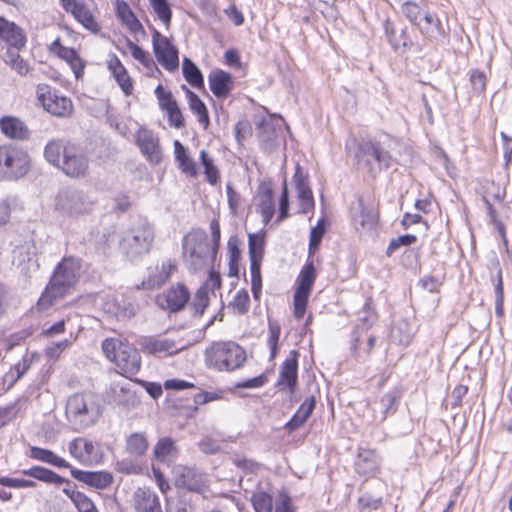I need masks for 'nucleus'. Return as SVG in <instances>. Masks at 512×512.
<instances>
[{
	"mask_svg": "<svg viewBox=\"0 0 512 512\" xmlns=\"http://www.w3.org/2000/svg\"><path fill=\"white\" fill-rule=\"evenodd\" d=\"M189 300L190 292L182 283L172 285L162 293L158 294L155 298L157 306L169 313L182 311Z\"/></svg>",
	"mask_w": 512,
	"mask_h": 512,
	"instance_id": "ddd939ff",
	"label": "nucleus"
},
{
	"mask_svg": "<svg viewBox=\"0 0 512 512\" xmlns=\"http://www.w3.org/2000/svg\"><path fill=\"white\" fill-rule=\"evenodd\" d=\"M102 350L105 356L121 370V374L129 377L139 372L141 356L130 344L117 338H107L102 342Z\"/></svg>",
	"mask_w": 512,
	"mask_h": 512,
	"instance_id": "39448f33",
	"label": "nucleus"
},
{
	"mask_svg": "<svg viewBox=\"0 0 512 512\" xmlns=\"http://www.w3.org/2000/svg\"><path fill=\"white\" fill-rule=\"evenodd\" d=\"M21 473L23 475L32 477L36 480L42 481L47 484H55V485H61V484H69V480L61 477L54 471L42 467V466H32L29 469H23L21 470Z\"/></svg>",
	"mask_w": 512,
	"mask_h": 512,
	"instance_id": "f704fd0d",
	"label": "nucleus"
},
{
	"mask_svg": "<svg viewBox=\"0 0 512 512\" xmlns=\"http://www.w3.org/2000/svg\"><path fill=\"white\" fill-rule=\"evenodd\" d=\"M70 473L76 480L96 489H106L113 483V476L106 471H83L70 467Z\"/></svg>",
	"mask_w": 512,
	"mask_h": 512,
	"instance_id": "aec40b11",
	"label": "nucleus"
},
{
	"mask_svg": "<svg viewBox=\"0 0 512 512\" xmlns=\"http://www.w3.org/2000/svg\"><path fill=\"white\" fill-rule=\"evenodd\" d=\"M416 240V236L412 234H405L399 236L398 238L392 239L387 247L386 254L391 256L400 246H409L415 243Z\"/></svg>",
	"mask_w": 512,
	"mask_h": 512,
	"instance_id": "4d7b16f0",
	"label": "nucleus"
},
{
	"mask_svg": "<svg viewBox=\"0 0 512 512\" xmlns=\"http://www.w3.org/2000/svg\"><path fill=\"white\" fill-rule=\"evenodd\" d=\"M140 345L147 353L158 356L173 355L183 349V347H178L173 340L153 336L143 338Z\"/></svg>",
	"mask_w": 512,
	"mask_h": 512,
	"instance_id": "412c9836",
	"label": "nucleus"
},
{
	"mask_svg": "<svg viewBox=\"0 0 512 512\" xmlns=\"http://www.w3.org/2000/svg\"><path fill=\"white\" fill-rule=\"evenodd\" d=\"M298 352L292 350L290 356L282 363L277 386L280 389L289 388L293 391L298 379Z\"/></svg>",
	"mask_w": 512,
	"mask_h": 512,
	"instance_id": "5701e85b",
	"label": "nucleus"
},
{
	"mask_svg": "<svg viewBox=\"0 0 512 512\" xmlns=\"http://www.w3.org/2000/svg\"><path fill=\"white\" fill-rule=\"evenodd\" d=\"M245 360V351L234 342H219L211 348L210 361L220 371L238 369Z\"/></svg>",
	"mask_w": 512,
	"mask_h": 512,
	"instance_id": "1a4fd4ad",
	"label": "nucleus"
},
{
	"mask_svg": "<svg viewBox=\"0 0 512 512\" xmlns=\"http://www.w3.org/2000/svg\"><path fill=\"white\" fill-rule=\"evenodd\" d=\"M174 484L178 488L191 492H202L207 487V479L203 472L195 467L175 465L172 469Z\"/></svg>",
	"mask_w": 512,
	"mask_h": 512,
	"instance_id": "4468645a",
	"label": "nucleus"
},
{
	"mask_svg": "<svg viewBox=\"0 0 512 512\" xmlns=\"http://www.w3.org/2000/svg\"><path fill=\"white\" fill-rule=\"evenodd\" d=\"M118 16L122 22L129 28L133 34L145 33L144 28L137 17L134 15L130 7L124 2H118L117 4Z\"/></svg>",
	"mask_w": 512,
	"mask_h": 512,
	"instance_id": "37998d69",
	"label": "nucleus"
},
{
	"mask_svg": "<svg viewBox=\"0 0 512 512\" xmlns=\"http://www.w3.org/2000/svg\"><path fill=\"white\" fill-rule=\"evenodd\" d=\"M0 130L5 137L20 141L28 140L31 134L26 123L15 116H3L0 119Z\"/></svg>",
	"mask_w": 512,
	"mask_h": 512,
	"instance_id": "b1692460",
	"label": "nucleus"
},
{
	"mask_svg": "<svg viewBox=\"0 0 512 512\" xmlns=\"http://www.w3.org/2000/svg\"><path fill=\"white\" fill-rule=\"evenodd\" d=\"M251 503L255 512H272L273 510V498L264 491L254 492ZM274 512H295L291 498L286 494H281L275 502Z\"/></svg>",
	"mask_w": 512,
	"mask_h": 512,
	"instance_id": "a211bd4d",
	"label": "nucleus"
},
{
	"mask_svg": "<svg viewBox=\"0 0 512 512\" xmlns=\"http://www.w3.org/2000/svg\"><path fill=\"white\" fill-rule=\"evenodd\" d=\"M293 180L295 182L298 196L311 192V189L308 184L307 176L302 172L301 167L299 165L296 166Z\"/></svg>",
	"mask_w": 512,
	"mask_h": 512,
	"instance_id": "052dcab7",
	"label": "nucleus"
},
{
	"mask_svg": "<svg viewBox=\"0 0 512 512\" xmlns=\"http://www.w3.org/2000/svg\"><path fill=\"white\" fill-rule=\"evenodd\" d=\"M128 47L130 49V52L132 56L138 60L142 65L149 68L151 66H154V61L150 57L149 53L144 51L140 46L135 44L134 42L128 40L127 41Z\"/></svg>",
	"mask_w": 512,
	"mask_h": 512,
	"instance_id": "6e6d98bb",
	"label": "nucleus"
},
{
	"mask_svg": "<svg viewBox=\"0 0 512 512\" xmlns=\"http://www.w3.org/2000/svg\"><path fill=\"white\" fill-rule=\"evenodd\" d=\"M324 221L321 219L318 221L317 225L313 227L310 231V237H309V256L313 255L316 250L318 249L321 240L324 235Z\"/></svg>",
	"mask_w": 512,
	"mask_h": 512,
	"instance_id": "5fc2aeb1",
	"label": "nucleus"
},
{
	"mask_svg": "<svg viewBox=\"0 0 512 512\" xmlns=\"http://www.w3.org/2000/svg\"><path fill=\"white\" fill-rule=\"evenodd\" d=\"M265 235L264 233H253L248 236V253L250 259V270H260L264 255Z\"/></svg>",
	"mask_w": 512,
	"mask_h": 512,
	"instance_id": "2f4dec72",
	"label": "nucleus"
},
{
	"mask_svg": "<svg viewBox=\"0 0 512 512\" xmlns=\"http://www.w3.org/2000/svg\"><path fill=\"white\" fill-rule=\"evenodd\" d=\"M168 115V121L170 126H173L177 129L184 126V118L183 115L177 105H172L169 109L166 110Z\"/></svg>",
	"mask_w": 512,
	"mask_h": 512,
	"instance_id": "69168bd1",
	"label": "nucleus"
},
{
	"mask_svg": "<svg viewBox=\"0 0 512 512\" xmlns=\"http://www.w3.org/2000/svg\"><path fill=\"white\" fill-rule=\"evenodd\" d=\"M149 2L158 18L168 27L171 22L172 11L167 0H149Z\"/></svg>",
	"mask_w": 512,
	"mask_h": 512,
	"instance_id": "3c124183",
	"label": "nucleus"
},
{
	"mask_svg": "<svg viewBox=\"0 0 512 512\" xmlns=\"http://www.w3.org/2000/svg\"><path fill=\"white\" fill-rule=\"evenodd\" d=\"M364 152L367 155L368 160L372 158L373 160L378 162L380 166H383L385 168L390 167L391 156L387 151H384L378 145L367 144L364 148Z\"/></svg>",
	"mask_w": 512,
	"mask_h": 512,
	"instance_id": "09e8293b",
	"label": "nucleus"
},
{
	"mask_svg": "<svg viewBox=\"0 0 512 512\" xmlns=\"http://www.w3.org/2000/svg\"><path fill=\"white\" fill-rule=\"evenodd\" d=\"M470 82L472 85L473 90L480 94L484 92L486 87V76L483 72L479 70L472 71L470 75Z\"/></svg>",
	"mask_w": 512,
	"mask_h": 512,
	"instance_id": "338daca9",
	"label": "nucleus"
},
{
	"mask_svg": "<svg viewBox=\"0 0 512 512\" xmlns=\"http://www.w3.org/2000/svg\"><path fill=\"white\" fill-rule=\"evenodd\" d=\"M66 11L71 12L74 18L85 28L92 32L98 30V24L91 11L78 0H63Z\"/></svg>",
	"mask_w": 512,
	"mask_h": 512,
	"instance_id": "cd10ccee",
	"label": "nucleus"
},
{
	"mask_svg": "<svg viewBox=\"0 0 512 512\" xmlns=\"http://www.w3.org/2000/svg\"><path fill=\"white\" fill-rule=\"evenodd\" d=\"M135 141L143 156H145L150 163L157 165L161 162L162 149L156 133L141 127L135 135Z\"/></svg>",
	"mask_w": 512,
	"mask_h": 512,
	"instance_id": "f3484780",
	"label": "nucleus"
},
{
	"mask_svg": "<svg viewBox=\"0 0 512 512\" xmlns=\"http://www.w3.org/2000/svg\"><path fill=\"white\" fill-rule=\"evenodd\" d=\"M316 279V270L313 261L308 259L302 267L298 278L297 288L293 297L294 316L296 319L303 318L309 295Z\"/></svg>",
	"mask_w": 512,
	"mask_h": 512,
	"instance_id": "f8f14e48",
	"label": "nucleus"
},
{
	"mask_svg": "<svg viewBox=\"0 0 512 512\" xmlns=\"http://www.w3.org/2000/svg\"><path fill=\"white\" fill-rule=\"evenodd\" d=\"M398 400L399 396L396 392L384 394L378 403V410L376 408L374 409V419L383 422L389 415L394 414L397 410Z\"/></svg>",
	"mask_w": 512,
	"mask_h": 512,
	"instance_id": "e433bc0d",
	"label": "nucleus"
},
{
	"mask_svg": "<svg viewBox=\"0 0 512 512\" xmlns=\"http://www.w3.org/2000/svg\"><path fill=\"white\" fill-rule=\"evenodd\" d=\"M44 157L69 178L82 179L89 173L90 159L86 151L70 140L58 138L48 141Z\"/></svg>",
	"mask_w": 512,
	"mask_h": 512,
	"instance_id": "f257e3e1",
	"label": "nucleus"
},
{
	"mask_svg": "<svg viewBox=\"0 0 512 512\" xmlns=\"http://www.w3.org/2000/svg\"><path fill=\"white\" fill-rule=\"evenodd\" d=\"M205 289L199 288L191 301L190 308L194 317H201L209 305V294Z\"/></svg>",
	"mask_w": 512,
	"mask_h": 512,
	"instance_id": "de8ad7c7",
	"label": "nucleus"
},
{
	"mask_svg": "<svg viewBox=\"0 0 512 512\" xmlns=\"http://www.w3.org/2000/svg\"><path fill=\"white\" fill-rule=\"evenodd\" d=\"M149 443L144 433L134 432L127 436L125 450L133 459H138L145 455Z\"/></svg>",
	"mask_w": 512,
	"mask_h": 512,
	"instance_id": "58836bf2",
	"label": "nucleus"
},
{
	"mask_svg": "<svg viewBox=\"0 0 512 512\" xmlns=\"http://www.w3.org/2000/svg\"><path fill=\"white\" fill-rule=\"evenodd\" d=\"M108 68L125 95H130L133 89L132 81L120 60L117 57H113L108 63Z\"/></svg>",
	"mask_w": 512,
	"mask_h": 512,
	"instance_id": "4c0bfd02",
	"label": "nucleus"
},
{
	"mask_svg": "<svg viewBox=\"0 0 512 512\" xmlns=\"http://www.w3.org/2000/svg\"><path fill=\"white\" fill-rule=\"evenodd\" d=\"M232 462L236 467L248 473H253L259 468L258 463L238 454L232 457Z\"/></svg>",
	"mask_w": 512,
	"mask_h": 512,
	"instance_id": "680f3d73",
	"label": "nucleus"
},
{
	"mask_svg": "<svg viewBox=\"0 0 512 512\" xmlns=\"http://www.w3.org/2000/svg\"><path fill=\"white\" fill-rule=\"evenodd\" d=\"M400 11L427 39L439 40L445 37V31L439 18L430 12L427 6H422L414 1H406L402 3Z\"/></svg>",
	"mask_w": 512,
	"mask_h": 512,
	"instance_id": "20e7f679",
	"label": "nucleus"
},
{
	"mask_svg": "<svg viewBox=\"0 0 512 512\" xmlns=\"http://www.w3.org/2000/svg\"><path fill=\"white\" fill-rule=\"evenodd\" d=\"M257 201V212L261 214L264 224H268L275 213L273 191L268 185L259 186Z\"/></svg>",
	"mask_w": 512,
	"mask_h": 512,
	"instance_id": "7c9ffc66",
	"label": "nucleus"
},
{
	"mask_svg": "<svg viewBox=\"0 0 512 512\" xmlns=\"http://www.w3.org/2000/svg\"><path fill=\"white\" fill-rule=\"evenodd\" d=\"M0 41L4 46L25 48L27 35L22 27L0 16Z\"/></svg>",
	"mask_w": 512,
	"mask_h": 512,
	"instance_id": "6ab92c4d",
	"label": "nucleus"
},
{
	"mask_svg": "<svg viewBox=\"0 0 512 512\" xmlns=\"http://www.w3.org/2000/svg\"><path fill=\"white\" fill-rule=\"evenodd\" d=\"M228 247H229V256H230L229 276H237L241 253H240V250L237 247V245L233 244L231 240L228 242Z\"/></svg>",
	"mask_w": 512,
	"mask_h": 512,
	"instance_id": "13d9d810",
	"label": "nucleus"
},
{
	"mask_svg": "<svg viewBox=\"0 0 512 512\" xmlns=\"http://www.w3.org/2000/svg\"><path fill=\"white\" fill-rule=\"evenodd\" d=\"M183 256L189 268L193 271L204 268L212 255V247L209 243L206 232L202 229H195L184 236L182 241Z\"/></svg>",
	"mask_w": 512,
	"mask_h": 512,
	"instance_id": "0eeeda50",
	"label": "nucleus"
},
{
	"mask_svg": "<svg viewBox=\"0 0 512 512\" xmlns=\"http://www.w3.org/2000/svg\"><path fill=\"white\" fill-rule=\"evenodd\" d=\"M209 86L217 98H226L233 89L234 81L230 73L223 70H214L209 76Z\"/></svg>",
	"mask_w": 512,
	"mask_h": 512,
	"instance_id": "c85d7f7f",
	"label": "nucleus"
},
{
	"mask_svg": "<svg viewBox=\"0 0 512 512\" xmlns=\"http://www.w3.org/2000/svg\"><path fill=\"white\" fill-rule=\"evenodd\" d=\"M250 306V299L248 292L245 289L237 291L233 300L230 303V307L233 308L238 314L243 315L248 312Z\"/></svg>",
	"mask_w": 512,
	"mask_h": 512,
	"instance_id": "603ef678",
	"label": "nucleus"
},
{
	"mask_svg": "<svg viewBox=\"0 0 512 512\" xmlns=\"http://www.w3.org/2000/svg\"><path fill=\"white\" fill-rule=\"evenodd\" d=\"M200 160L202 165L204 166V173L207 177V181L215 185L219 181V171L217 167L214 165V161L211 157H209L208 153L205 150L200 152Z\"/></svg>",
	"mask_w": 512,
	"mask_h": 512,
	"instance_id": "8fccbe9b",
	"label": "nucleus"
},
{
	"mask_svg": "<svg viewBox=\"0 0 512 512\" xmlns=\"http://www.w3.org/2000/svg\"><path fill=\"white\" fill-rule=\"evenodd\" d=\"M155 95L159 101L160 108L164 111L172 107V105H177V102L173 99L171 92L166 91L162 85H158L156 87Z\"/></svg>",
	"mask_w": 512,
	"mask_h": 512,
	"instance_id": "bf43d9fd",
	"label": "nucleus"
},
{
	"mask_svg": "<svg viewBox=\"0 0 512 512\" xmlns=\"http://www.w3.org/2000/svg\"><path fill=\"white\" fill-rule=\"evenodd\" d=\"M269 337L267 344L270 348V358H275L277 354L278 341L281 333V327L278 322L269 320Z\"/></svg>",
	"mask_w": 512,
	"mask_h": 512,
	"instance_id": "864d4df0",
	"label": "nucleus"
},
{
	"mask_svg": "<svg viewBox=\"0 0 512 512\" xmlns=\"http://www.w3.org/2000/svg\"><path fill=\"white\" fill-rule=\"evenodd\" d=\"M50 51L70 65L77 79L83 75L84 64L81 58L74 49L63 46L59 38L50 45Z\"/></svg>",
	"mask_w": 512,
	"mask_h": 512,
	"instance_id": "a878e982",
	"label": "nucleus"
},
{
	"mask_svg": "<svg viewBox=\"0 0 512 512\" xmlns=\"http://www.w3.org/2000/svg\"><path fill=\"white\" fill-rule=\"evenodd\" d=\"M30 157L22 148L14 145L0 146V180H15L27 174Z\"/></svg>",
	"mask_w": 512,
	"mask_h": 512,
	"instance_id": "6e6552de",
	"label": "nucleus"
},
{
	"mask_svg": "<svg viewBox=\"0 0 512 512\" xmlns=\"http://www.w3.org/2000/svg\"><path fill=\"white\" fill-rule=\"evenodd\" d=\"M154 239L153 226L146 219H138L122 233L119 248L128 259L137 260L150 252Z\"/></svg>",
	"mask_w": 512,
	"mask_h": 512,
	"instance_id": "7ed1b4c3",
	"label": "nucleus"
},
{
	"mask_svg": "<svg viewBox=\"0 0 512 512\" xmlns=\"http://www.w3.org/2000/svg\"><path fill=\"white\" fill-rule=\"evenodd\" d=\"M5 48L6 51L3 53L4 62L19 75H26L29 72V65L19 54L24 48H16L9 45L5 46Z\"/></svg>",
	"mask_w": 512,
	"mask_h": 512,
	"instance_id": "ea45409f",
	"label": "nucleus"
},
{
	"mask_svg": "<svg viewBox=\"0 0 512 512\" xmlns=\"http://www.w3.org/2000/svg\"><path fill=\"white\" fill-rule=\"evenodd\" d=\"M113 401L126 409L135 406V393L129 388V384L113 383L110 388Z\"/></svg>",
	"mask_w": 512,
	"mask_h": 512,
	"instance_id": "c9c22d12",
	"label": "nucleus"
},
{
	"mask_svg": "<svg viewBox=\"0 0 512 512\" xmlns=\"http://www.w3.org/2000/svg\"><path fill=\"white\" fill-rule=\"evenodd\" d=\"M315 405V397H307L292 418L286 423L285 428L290 432L300 428L312 414Z\"/></svg>",
	"mask_w": 512,
	"mask_h": 512,
	"instance_id": "72a5a7b5",
	"label": "nucleus"
},
{
	"mask_svg": "<svg viewBox=\"0 0 512 512\" xmlns=\"http://www.w3.org/2000/svg\"><path fill=\"white\" fill-rule=\"evenodd\" d=\"M31 457L33 459L45 462L52 466L58 468H70L71 465L65 459L57 456L53 451L40 448V447H31Z\"/></svg>",
	"mask_w": 512,
	"mask_h": 512,
	"instance_id": "79ce46f5",
	"label": "nucleus"
},
{
	"mask_svg": "<svg viewBox=\"0 0 512 512\" xmlns=\"http://www.w3.org/2000/svg\"><path fill=\"white\" fill-rule=\"evenodd\" d=\"M37 99L48 113L65 118L71 115L73 103L70 98L61 95L47 84H39L36 88Z\"/></svg>",
	"mask_w": 512,
	"mask_h": 512,
	"instance_id": "9b49d317",
	"label": "nucleus"
},
{
	"mask_svg": "<svg viewBox=\"0 0 512 512\" xmlns=\"http://www.w3.org/2000/svg\"><path fill=\"white\" fill-rule=\"evenodd\" d=\"M393 341L400 345H408L413 337V329L406 320L398 321L392 328Z\"/></svg>",
	"mask_w": 512,
	"mask_h": 512,
	"instance_id": "49530a36",
	"label": "nucleus"
},
{
	"mask_svg": "<svg viewBox=\"0 0 512 512\" xmlns=\"http://www.w3.org/2000/svg\"><path fill=\"white\" fill-rule=\"evenodd\" d=\"M0 485L11 488H32L36 483L32 480L9 478L5 476L0 477Z\"/></svg>",
	"mask_w": 512,
	"mask_h": 512,
	"instance_id": "e2e57ef3",
	"label": "nucleus"
},
{
	"mask_svg": "<svg viewBox=\"0 0 512 512\" xmlns=\"http://www.w3.org/2000/svg\"><path fill=\"white\" fill-rule=\"evenodd\" d=\"M153 456L159 463L170 466L178 458L179 448L172 438L162 437L153 448Z\"/></svg>",
	"mask_w": 512,
	"mask_h": 512,
	"instance_id": "bb28decb",
	"label": "nucleus"
},
{
	"mask_svg": "<svg viewBox=\"0 0 512 512\" xmlns=\"http://www.w3.org/2000/svg\"><path fill=\"white\" fill-rule=\"evenodd\" d=\"M352 221L357 230H371L377 222V214L359 200L357 206L353 208Z\"/></svg>",
	"mask_w": 512,
	"mask_h": 512,
	"instance_id": "473e14b6",
	"label": "nucleus"
},
{
	"mask_svg": "<svg viewBox=\"0 0 512 512\" xmlns=\"http://www.w3.org/2000/svg\"><path fill=\"white\" fill-rule=\"evenodd\" d=\"M379 467V458L375 450L360 449L355 462L356 472L363 476H373Z\"/></svg>",
	"mask_w": 512,
	"mask_h": 512,
	"instance_id": "c756f323",
	"label": "nucleus"
},
{
	"mask_svg": "<svg viewBox=\"0 0 512 512\" xmlns=\"http://www.w3.org/2000/svg\"><path fill=\"white\" fill-rule=\"evenodd\" d=\"M175 158L179 162V167L184 173L190 176L197 174L195 162L187 155L185 147L178 141L174 142Z\"/></svg>",
	"mask_w": 512,
	"mask_h": 512,
	"instance_id": "a18cd8bd",
	"label": "nucleus"
},
{
	"mask_svg": "<svg viewBox=\"0 0 512 512\" xmlns=\"http://www.w3.org/2000/svg\"><path fill=\"white\" fill-rule=\"evenodd\" d=\"M94 203L86 192L68 188L57 194L55 208L63 214L77 216L89 213Z\"/></svg>",
	"mask_w": 512,
	"mask_h": 512,
	"instance_id": "9d476101",
	"label": "nucleus"
},
{
	"mask_svg": "<svg viewBox=\"0 0 512 512\" xmlns=\"http://www.w3.org/2000/svg\"><path fill=\"white\" fill-rule=\"evenodd\" d=\"M99 416V406L91 396L74 394L68 398L66 417L74 430L81 431L94 425Z\"/></svg>",
	"mask_w": 512,
	"mask_h": 512,
	"instance_id": "423d86ee",
	"label": "nucleus"
},
{
	"mask_svg": "<svg viewBox=\"0 0 512 512\" xmlns=\"http://www.w3.org/2000/svg\"><path fill=\"white\" fill-rule=\"evenodd\" d=\"M135 459H123L117 462V470L125 474H139L142 471L141 466L134 461Z\"/></svg>",
	"mask_w": 512,
	"mask_h": 512,
	"instance_id": "0e129e2a",
	"label": "nucleus"
},
{
	"mask_svg": "<svg viewBox=\"0 0 512 512\" xmlns=\"http://www.w3.org/2000/svg\"><path fill=\"white\" fill-rule=\"evenodd\" d=\"M68 451L73 458L83 465L98 464L103 458L100 444L84 437H78L70 441Z\"/></svg>",
	"mask_w": 512,
	"mask_h": 512,
	"instance_id": "2eb2a0df",
	"label": "nucleus"
},
{
	"mask_svg": "<svg viewBox=\"0 0 512 512\" xmlns=\"http://www.w3.org/2000/svg\"><path fill=\"white\" fill-rule=\"evenodd\" d=\"M182 72L185 80L195 88L204 86V78L200 69L189 58H184L182 63Z\"/></svg>",
	"mask_w": 512,
	"mask_h": 512,
	"instance_id": "c03bdc74",
	"label": "nucleus"
},
{
	"mask_svg": "<svg viewBox=\"0 0 512 512\" xmlns=\"http://www.w3.org/2000/svg\"><path fill=\"white\" fill-rule=\"evenodd\" d=\"M73 504L78 512H98L93 501L84 493Z\"/></svg>",
	"mask_w": 512,
	"mask_h": 512,
	"instance_id": "774afa93",
	"label": "nucleus"
},
{
	"mask_svg": "<svg viewBox=\"0 0 512 512\" xmlns=\"http://www.w3.org/2000/svg\"><path fill=\"white\" fill-rule=\"evenodd\" d=\"M152 44L157 61L169 72L177 70L179 66L178 50L170 40L154 29Z\"/></svg>",
	"mask_w": 512,
	"mask_h": 512,
	"instance_id": "dca6fc26",
	"label": "nucleus"
},
{
	"mask_svg": "<svg viewBox=\"0 0 512 512\" xmlns=\"http://www.w3.org/2000/svg\"><path fill=\"white\" fill-rule=\"evenodd\" d=\"M133 506L137 512H162L159 497L150 488H138L134 492Z\"/></svg>",
	"mask_w": 512,
	"mask_h": 512,
	"instance_id": "393cba45",
	"label": "nucleus"
},
{
	"mask_svg": "<svg viewBox=\"0 0 512 512\" xmlns=\"http://www.w3.org/2000/svg\"><path fill=\"white\" fill-rule=\"evenodd\" d=\"M81 269L80 260L64 258L55 268L53 275L37 302V310L45 311L59 300L71 294Z\"/></svg>",
	"mask_w": 512,
	"mask_h": 512,
	"instance_id": "f03ea898",
	"label": "nucleus"
},
{
	"mask_svg": "<svg viewBox=\"0 0 512 512\" xmlns=\"http://www.w3.org/2000/svg\"><path fill=\"white\" fill-rule=\"evenodd\" d=\"M182 88L186 92L189 107L191 111L197 115L198 121L206 129L210 123L208 110L204 102L194 92L189 90L185 85Z\"/></svg>",
	"mask_w": 512,
	"mask_h": 512,
	"instance_id": "a19ab883",
	"label": "nucleus"
},
{
	"mask_svg": "<svg viewBox=\"0 0 512 512\" xmlns=\"http://www.w3.org/2000/svg\"><path fill=\"white\" fill-rule=\"evenodd\" d=\"M176 270V265L171 259H166L160 265L149 268V274L146 280L142 282V288L154 289L166 283Z\"/></svg>",
	"mask_w": 512,
	"mask_h": 512,
	"instance_id": "4be33fe9",
	"label": "nucleus"
}]
</instances>
